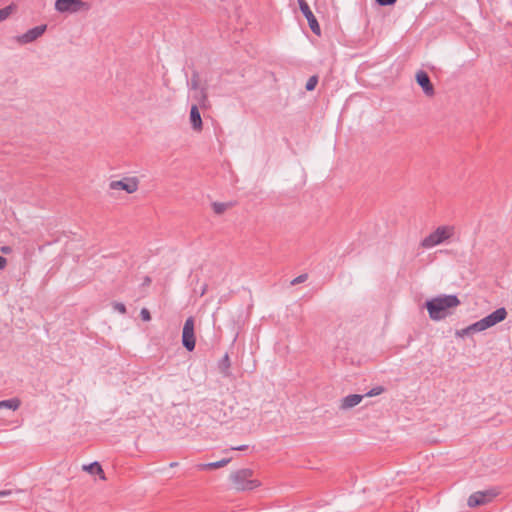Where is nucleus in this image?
Masks as SVG:
<instances>
[{
    "label": "nucleus",
    "instance_id": "1",
    "mask_svg": "<svg viewBox=\"0 0 512 512\" xmlns=\"http://www.w3.org/2000/svg\"><path fill=\"white\" fill-rule=\"evenodd\" d=\"M461 301L456 295H440L425 302L429 317L440 321L452 314L451 309L458 307Z\"/></svg>",
    "mask_w": 512,
    "mask_h": 512
},
{
    "label": "nucleus",
    "instance_id": "2",
    "mask_svg": "<svg viewBox=\"0 0 512 512\" xmlns=\"http://www.w3.org/2000/svg\"><path fill=\"white\" fill-rule=\"evenodd\" d=\"M254 471L249 468L237 470L230 475L233 488L237 491H252L261 485L257 479H252Z\"/></svg>",
    "mask_w": 512,
    "mask_h": 512
},
{
    "label": "nucleus",
    "instance_id": "3",
    "mask_svg": "<svg viewBox=\"0 0 512 512\" xmlns=\"http://www.w3.org/2000/svg\"><path fill=\"white\" fill-rule=\"evenodd\" d=\"M454 230L455 229L453 226H439L428 236L421 240L420 246L424 249H429L436 245L442 244L454 235Z\"/></svg>",
    "mask_w": 512,
    "mask_h": 512
},
{
    "label": "nucleus",
    "instance_id": "4",
    "mask_svg": "<svg viewBox=\"0 0 512 512\" xmlns=\"http://www.w3.org/2000/svg\"><path fill=\"white\" fill-rule=\"evenodd\" d=\"M500 494V489L492 487L484 491H477L471 494L468 498L469 507H477L491 502Z\"/></svg>",
    "mask_w": 512,
    "mask_h": 512
},
{
    "label": "nucleus",
    "instance_id": "5",
    "mask_svg": "<svg viewBox=\"0 0 512 512\" xmlns=\"http://www.w3.org/2000/svg\"><path fill=\"white\" fill-rule=\"evenodd\" d=\"M182 345L189 352H192L195 349V320L192 316L185 320L182 330Z\"/></svg>",
    "mask_w": 512,
    "mask_h": 512
},
{
    "label": "nucleus",
    "instance_id": "6",
    "mask_svg": "<svg viewBox=\"0 0 512 512\" xmlns=\"http://www.w3.org/2000/svg\"><path fill=\"white\" fill-rule=\"evenodd\" d=\"M46 30L47 24L35 26L27 30L25 33L15 36L14 41L19 45H26L32 43L38 38H40L46 32Z\"/></svg>",
    "mask_w": 512,
    "mask_h": 512
},
{
    "label": "nucleus",
    "instance_id": "7",
    "mask_svg": "<svg viewBox=\"0 0 512 512\" xmlns=\"http://www.w3.org/2000/svg\"><path fill=\"white\" fill-rule=\"evenodd\" d=\"M112 190H124L132 194L138 190L139 180L137 177H126L121 180L111 181L109 184Z\"/></svg>",
    "mask_w": 512,
    "mask_h": 512
},
{
    "label": "nucleus",
    "instance_id": "8",
    "mask_svg": "<svg viewBox=\"0 0 512 512\" xmlns=\"http://www.w3.org/2000/svg\"><path fill=\"white\" fill-rule=\"evenodd\" d=\"M508 313L507 310L504 307H500L490 313L489 315L485 316L484 318L479 320V323H481L480 326L483 327L484 330L493 327L494 325L504 321L507 317Z\"/></svg>",
    "mask_w": 512,
    "mask_h": 512
},
{
    "label": "nucleus",
    "instance_id": "9",
    "mask_svg": "<svg viewBox=\"0 0 512 512\" xmlns=\"http://www.w3.org/2000/svg\"><path fill=\"white\" fill-rule=\"evenodd\" d=\"M298 4H299L300 11L302 12L304 17L308 21V25H309L311 31L315 35L320 36L321 35L320 25H319L316 17L314 16L313 12L311 11L306 0H298Z\"/></svg>",
    "mask_w": 512,
    "mask_h": 512
},
{
    "label": "nucleus",
    "instance_id": "10",
    "mask_svg": "<svg viewBox=\"0 0 512 512\" xmlns=\"http://www.w3.org/2000/svg\"><path fill=\"white\" fill-rule=\"evenodd\" d=\"M86 5L82 0H56L55 10L60 13H76Z\"/></svg>",
    "mask_w": 512,
    "mask_h": 512
},
{
    "label": "nucleus",
    "instance_id": "11",
    "mask_svg": "<svg viewBox=\"0 0 512 512\" xmlns=\"http://www.w3.org/2000/svg\"><path fill=\"white\" fill-rule=\"evenodd\" d=\"M416 82L422 88L423 93L426 96H428V97L434 96L435 89H434V86H433L427 72H425L423 70H419L416 73Z\"/></svg>",
    "mask_w": 512,
    "mask_h": 512
},
{
    "label": "nucleus",
    "instance_id": "12",
    "mask_svg": "<svg viewBox=\"0 0 512 512\" xmlns=\"http://www.w3.org/2000/svg\"><path fill=\"white\" fill-rule=\"evenodd\" d=\"M189 120L194 131L200 132L203 129V122L197 104H192Z\"/></svg>",
    "mask_w": 512,
    "mask_h": 512
},
{
    "label": "nucleus",
    "instance_id": "13",
    "mask_svg": "<svg viewBox=\"0 0 512 512\" xmlns=\"http://www.w3.org/2000/svg\"><path fill=\"white\" fill-rule=\"evenodd\" d=\"M195 94L193 95L194 100L196 101L197 107L207 108L209 106L207 87L202 86L198 90H194Z\"/></svg>",
    "mask_w": 512,
    "mask_h": 512
},
{
    "label": "nucleus",
    "instance_id": "14",
    "mask_svg": "<svg viewBox=\"0 0 512 512\" xmlns=\"http://www.w3.org/2000/svg\"><path fill=\"white\" fill-rule=\"evenodd\" d=\"M364 398V395L360 394H350L345 396L341 401V409H350L358 405L362 399Z\"/></svg>",
    "mask_w": 512,
    "mask_h": 512
},
{
    "label": "nucleus",
    "instance_id": "15",
    "mask_svg": "<svg viewBox=\"0 0 512 512\" xmlns=\"http://www.w3.org/2000/svg\"><path fill=\"white\" fill-rule=\"evenodd\" d=\"M230 368L231 361L229 354L226 352L218 362V370L224 377H230L232 375Z\"/></svg>",
    "mask_w": 512,
    "mask_h": 512
},
{
    "label": "nucleus",
    "instance_id": "16",
    "mask_svg": "<svg viewBox=\"0 0 512 512\" xmlns=\"http://www.w3.org/2000/svg\"><path fill=\"white\" fill-rule=\"evenodd\" d=\"M83 469L90 474L98 475L100 479L105 480V472L102 468V466L99 464V462L95 461L93 463H90L88 465H84Z\"/></svg>",
    "mask_w": 512,
    "mask_h": 512
},
{
    "label": "nucleus",
    "instance_id": "17",
    "mask_svg": "<svg viewBox=\"0 0 512 512\" xmlns=\"http://www.w3.org/2000/svg\"><path fill=\"white\" fill-rule=\"evenodd\" d=\"M230 461H231V458H225V459H222V460H219V461H216V462H209V463L200 464L199 468H200V470L218 469V468L224 467Z\"/></svg>",
    "mask_w": 512,
    "mask_h": 512
},
{
    "label": "nucleus",
    "instance_id": "18",
    "mask_svg": "<svg viewBox=\"0 0 512 512\" xmlns=\"http://www.w3.org/2000/svg\"><path fill=\"white\" fill-rule=\"evenodd\" d=\"M20 405H21V401L16 397L0 401V409L7 408V409L15 411L20 407Z\"/></svg>",
    "mask_w": 512,
    "mask_h": 512
},
{
    "label": "nucleus",
    "instance_id": "19",
    "mask_svg": "<svg viewBox=\"0 0 512 512\" xmlns=\"http://www.w3.org/2000/svg\"><path fill=\"white\" fill-rule=\"evenodd\" d=\"M188 87L190 89H192V90H198L199 88H201V86H200V75H199L198 71L194 70L192 72L191 78L188 81Z\"/></svg>",
    "mask_w": 512,
    "mask_h": 512
},
{
    "label": "nucleus",
    "instance_id": "20",
    "mask_svg": "<svg viewBox=\"0 0 512 512\" xmlns=\"http://www.w3.org/2000/svg\"><path fill=\"white\" fill-rule=\"evenodd\" d=\"M212 208L216 214L220 215L226 211V209L228 208V205L226 203H222V202H214L212 204Z\"/></svg>",
    "mask_w": 512,
    "mask_h": 512
},
{
    "label": "nucleus",
    "instance_id": "21",
    "mask_svg": "<svg viewBox=\"0 0 512 512\" xmlns=\"http://www.w3.org/2000/svg\"><path fill=\"white\" fill-rule=\"evenodd\" d=\"M318 83V76L317 75H313L311 76L307 82H306V85H305V88L307 91H312L315 89L316 85Z\"/></svg>",
    "mask_w": 512,
    "mask_h": 512
},
{
    "label": "nucleus",
    "instance_id": "22",
    "mask_svg": "<svg viewBox=\"0 0 512 512\" xmlns=\"http://www.w3.org/2000/svg\"><path fill=\"white\" fill-rule=\"evenodd\" d=\"M13 7L12 5H8L2 9H0V22L7 19L12 13Z\"/></svg>",
    "mask_w": 512,
    "mask_h": 512
},
{
    "label": "nucleus",
    "instance_id": "23",
    "mask_svg": "<svg viewBox=\"0 0 512 512\" xmlns=\"http://www.w3.org/2000/svg\"><path fill=\"white\" fill-rule=\"evenodd\" d=\"M384 387L383 386H376L374 388H372L371 390H369L366 394H364V397H374V396H377V395H380L381 393L384 392Z\"/></svg>",
    "mask_w": 512,
    "mask_h": 512
},
{
    "label": "nucleus",
    "instance_id": "24",
    "mask_svg": "<svg viewBox=\"0 0 512 512\" xmlns=\"http://www.w3.org/2000/svg\"><path fill=\"white\" fill-rule=\"evenodd\" d=\"M22 490L21 489H15V490H12V489H5V490H1L0 491V498H3V497H8L14 493L18 494V493H21Z\"/></svg>",
    "mask_w": 512,
    "mask_h": 512
},
{
    "label": "nucleus",
    "instance_id": "25",
    "mask_svg": "<svg viewBox=\"0 0 512 512\" xmlns=\"http://www.w3.org/2000/svg\"><path fill=\"white\" fill-rule=\"evenodd\" d=\"M113 308L121 314H125L127 312L126 306L121 302H114Z\"/></svg>",
    "mask_w": 512,
    "mask_h": 512
},
{
    "label": "nucleus",
    "instance_id": "26",
    "mask_svg": "<svg viewBox=\"0 0 512 512\" xmlns=\"http://www.w3.org/2000/svg\"><path fill=\"white\" fill-rule=\"evenodd\" d=\"M140 316L143 321H150L151 320V314L150 311L147 308H142L140 311Z\"/></svg>",
    "mask_w": 512,
    "mask_h": 512
},
{
    "label": "nucleus",
    "instance_id": "27",
    "mask_svg": "<svg viewBox=\"0 0 512 512\" xmlns=\"http://www.w3.org/2000/svg\"><path fill=\"white\" fill-rule=\"evenodd\" d=\"M308 278V275L307 274H301L299 276H297L296 278H294L292 281H291V284L292 285H297V284H300L304 281H306Z\"/></svg>",
    "mask_w": 512,
    "mask_h": 512
},
{
    "label": "nucleus",
    "instance_id": "28",
    "mask_svg": "<svg viewBox=\"0 0 512 512\" xmlns=\"http://www.w3.org/2000/svg\"><path fill=\"white\" fill-rule=\"evenodd\" d=\"M375 2L379 5V6H393L394 4H396L397 0H375Z\"/></svg>",
    "mask_w": 512,
    "mask_h": 512
},
{
    "label": "nucleus",
    "instance_id": "29",
    "mask_svg": "<svg viewBox=\"0 0 512 512\" xmlns=\"http://www.w3.org/2000/svg\"><path fill=\"white\" fill-rule=\"evenodd\" d=\"M470 334H473V331L470 329V325L462 330H458L456 332V335L460 336V337H464L466 335H470Z\"/></svg>",
    "mask_w": 512,
    "mask_h": 512
},
{
    "label": "nucleus",
    "instance_id": "30",
    "mask_svg": "<svg viewBox=\"0 0 512 512\" xmlns=\"http://www.w3.org/2000/svg\"><path fill=\"white\" fill-rule=\"evenodd\" d=\"M480 325L481 323H479V321H476L475 323L470 325V329L473 331V333L484 331L483 327Z\"/></svg>",
    "mask_w": 512,
    "mask_h": 512
},
{
    "label": "nucleus",
    "instance_id": "31",
    "mask_svg": "<svg viewBox=\"0 0 512 512\" xmlns=\"http://www.w3.org/2000/svg\"><path fill=\"white\" fill-rule=\"evenodd\" d=\"M7 265V259L0 255V270L4 269Z\"/></svg>",
    "mask_w": 512,
    "mask_h": 512
},
{
    "label": "nucleus",
    "instance_id": "32",
    "mask_svg": "<svg viewBox=\"0 0 512 512\" xmlns=\"http://www.w3.org/2000/svg\"><path fill=\"white\" fill-rule=\"evenodd\" d=\"M0 251L4 254H9L12 252V248L10 246H3L1 247Z\"/></svg>",
    "mask_w": 512,
    "mask_h": 512
},
{
    "label": "nucleus",
    "instance_id": "33",
    "mask_svg": "<svg viewBox=\"0 0 512 512\" xmlns=\"http://www.w3.org/2000/svg\"><path fill=\"white\" fill-rule=\"evenodd\" d=\"M248 449V445H240V446H236V447H232L231 450H236V451H244Z\"/></svg>",
    "mask_w": 512,
    "mask_h": 512
},
{
    "label": "nucleus",
    "instance_id": "34",
    "mask_svg": "<svg viewBox=\"0 0 512 512\" xmlns=\"http://www.w3.org/2000/svg\"><path fill=\"white\" fill-rule=\"evenodd\" d=\"M150 283H151V278H150L149 276H146V277L144 278V282H143V284H144V285H149Z\"/></svg>",
    "mask_w": 512,
    "mask_h": 512
},
{
    "label": "nucleus",
    "instance_id": "35",
    "mask_svg": "<svg viewBox=\"0 0 512 512\" xmlns=\"http://www.w3.org/2000/svg\"><path fill=\"white\" fill-rule=\"evenodd\" d=\"M207 287H208L207 284L203 285L202 290H201V296H203L206 293Z\"/></svg>",
    "mask_w": 512,
    "mask_h": 512
},
{
    "label": "nucleus",
    "instance_id": "36",
    "mask_svg": "<svg viewBox=\"0 0 512 512\" xmlns=\"http://www.w3.org/2000/svg\"><path fill=\"white\" fill-rule=\"evenodd\" d=\"M177 465H178V463H177V462H171L169 466H170V467H176Z\"/></svg>",
    "mask_w": 512,
    "mask_h": 512
}]
</instances>
